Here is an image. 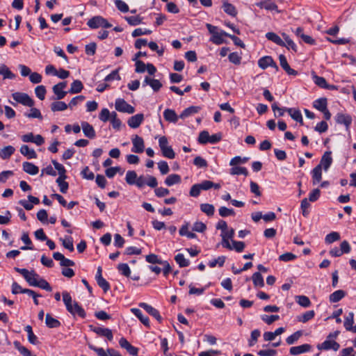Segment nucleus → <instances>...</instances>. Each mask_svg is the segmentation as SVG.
I'll return each mask as SVG.
<instances>
[{
	"label": "nucleus",
	"instance_id": "1",
	"mask_svg": "<svg viewBox=\"0 0 356 356\" xmlns=\"http://www.w3.org/2000/svg\"><path fill=\"white\" fill-rule=\"evenodd\" d=\"M63 301L66 307L67 310L73 316H79L84 318L86 314L81 305L76 301H72L70 294L67 292H63Z\"/></svg>",
	"mask_w": 356,
	"mask_h": 356
},
{
	"label": "nucleus",
	"instance_id": "2",
	"mask_svg": "<svg viewBox=\"0 0 356 356\" xmlns=\"http://www.w3.org/2000/svg\"><path fill=\"white\" fill-rule=\"evenodd\" d=\"M15 270L20 273L30 286H35L38 281L40 278L34 270L29 271L26 268H19L17 267L15 268Z\"/></svg>",
	"mask_w": 356,
	"mask_h": 356
},
{
	"label": "nucleus",
	"instance_id": "3",
	"mask_svg": "<svg viewBox=\"0 0 356 356\" xmlns=\"http://www.w3.org/2000/svg\"><path fill=\"white\" fill-rule=\"evenodd\" d=\"M159 147L163 156L172 159L175 156V152L171 146L168 145V139L165 136H161L159 140Z\"/></svg>",
	"mask_w": 356,
	"mask_h": 356
},
{
	"label": "nucleus",
	"instance_id": "4",
	"mask_svg": "<svg viewBox=\"0 0 356 356\" xmlns=\"http://www.w3.org/2000/svg\"><path fill=\"white\" fill-rule=\"evenodd\" d=\"M87 25L91 29H98L99 27L102 28H111L112 26L111 24H110L105 18L102 16H95L90 19Z\"/></svg>",
	"mask_w": 356,
	"mask_h": 356
},
{
	"label": "nucleus",
	"instance_id": "5",
	"mask_svg": "<svg viewBox=\"0 0 356 356\" xmlns=\"http://www.w3.org/2000/svg\"><path fill=\"white\" fill-rule=\"evenodd\" d=\"M12 97L15 101L24 106L29 107L34 106V101L26 93L17 92L13 93Z\"/></svg>",
	"mask_w": 356,
	"mask_h": 356
},
{
	"label": "nucleus",
	"instance_id": "6",
	"mask_svg": "<svg viewBox=\"0 0 356 356\" xmlns=\"http://www.w3.org/2000/svg\"><path fill=\"white\" fill-rule=\"evenodd\" d=\"M222 133L210 135L207 131H202V144H216L222 140Z\"/></svg>",
	"mask_w": 356,
	"mask_h": 356
},
{
	"label": "nucleus",
	"instance_id": "7",
	"mask_svg": "<svg viewBox=\"0 0 356 356\" xmlns=\"http://www.w3.org/2000/svg\"><path fill=\"white\" fill-rule=\"evenodd\" d=\"M115 108L117 111L122 113L132 114L135 112V108L131 105L129 104L123 99H117L115 102Z\"/></svg>",
	"mask_w": 356,
	"mask_h": 356
},
{
	"label": "nucleus",
	"instance_id": "8",
	"mask_svg": "<svg viewBox=\"0 0 356 356\" xmlns=\"http://www.w3.org/2000/svg\"><path fill=\"white\" fill-rule=\"evenodd\" d=\"M158 184L156 179L151 175L143 176L141 175L138 177V180L137 182V186L138 188H143L145 185L151 187L155 188Z\"/></svg>",
	"mask_w": 356,
	"mask_h": 356
},
{
	"label": "nucleus",
	"instance_id": "9",
	"mask_svg": "<svg viewBox=\"0 0 356 356\" xmlns=\"http://www.w3.org/2000/svg\"><path fill=\"white\" fill-rule=\"evenodd\" d=\"M22 140L24 143H33L37 145H42L44 143V138L40 135L34 136L33 133H29L22 136Z\"/></svg>",
	"mask_w": 356,
	"mask_h": 356
},
{
	"label": "nucleus",
	"instance_id": "10",
	"mask_svg": "<svg viewBox=\"0 0 356 356\" xmlns=\"http://www.w3.org/2000/svg\"><path fill=\"white\" fill-rule=\"evenodd\" d=\"M234 235V229H227L224 232H221L222 242L221 244L223 248H231V243H229V240L233 241L232 238Z\"/></svg>",
	"mask_w": 356,
	"mask_h": 356
},
{
	"label": "nucleus",
	"instance_id": "11",
	"mask_svg": "<svg viewBox=\"0 0 356 356\" xmlns=\"http://www.w3.org/2000/svg\"><path fill=\"white\" fill-rule=\"evenodd\" d=\"M131 140H132V144H133V147L131 149V151L135 153L143 152L144 149H145V144H144L143 139L138 135H134V136H133Z\"/></svg>",
	"mask_w": 356,
	"mask_h": 356
},
{
	"label": "nucleus",
	"instance_id": "12",
	"mask_svg": "<svg viewBox=\"0 0 356 356\" xmlns=\"http://www.w3.org/2000/svg\"><path fill=\"white\" fill-rule=\"evenodd\" d=\"M258 65L263 70L266 69L268 67L270 66L274 67L276 70H278V66L276 63L273 60L271 56H263L258 60Z\"/></svg>",
	"mask_w": 356,
	"mask_h": 356
},
{
	"label": "nucleus",
	"instance_id": "13",
	"mask_svg": "<svg viewBox=\"0 0 356 356\" xmlns=\"http://www.w3.org/2000/svg\"><path fill=\"white\" fill-rule=\"evenodd\" d=\"M90 327L92 332H95L99 336L105 337L109 341L113 340V335L111 330L106 327H93L92 325H90Z\"/></svg>",
	"mask_w": 356,
	"mask_h": 356
},
{
	"label": "nucleus",
	"instance_id": "14",
	"mask_svg": "<svg viewBox=\"0 0 356 356\" xmlns=\"http://www.w3.org/2000/svg\"><path fill=\"white\" fill-rule=\"evenodd\" d=\"M67 86V83L60 82L53 86V92L56 95V99L58 100L63 99L68 92L64 91L63 89Z\"/></svg>",
	"mask_w": 356,
	"mask_h": 356
},
{
	"label": "nucleus",
	"instance_id": "15",
	"mask_svg": "<svg viewBox=\"0 0 356 356\" xmlns=\"http://www.w3.org/2000/svg\"><path fill=\"white\" fill-rule=\"evenodd\" d=\"M139 307L144 309L149 315L155 318L159 322H161L162 317L156 309L145 302H140L139 304Z\"/></svg>",
	"mask_w": 356,
	"mask_h": 356
},
{
	"label": "nucleus",
	"instance_id": "16",
	"mask_svg": "<svg viewBox=\"0 0 356 356\" xmlns=\"http://www.w3.org/2000/svg\"><path fill=\"white\" fill-rule=\"evenodd\" d=\"M339 344L335 341L327 339L324 342L317 346L318 350H330L337 351L339 349Z\"/></svg>",
	"mask_w": 356,
	"mask_h": 356
},
{
	"label": "nucleus",
	"instance_id": "17",
	"mask_svg": "<svg viewBox=\"0 0 356 356\" xmlns=\"http://www.w3.org/2000/svg\"><path fill=\"white\" fill-rule=\"evenodd\" d=\"M144 120V115L142 113H138L131 116L127 121L128 125L132 129L138 128Z\"/></svg>",
	"mask_w": 356,
	"mask_h": 356
},
{
	"label": "nucleus",
	"instance_id": "18",
	"mask_svg": "<svg viewBox=\"0 0 356 356\" xmlns=\"http://www.w3.org/2000/svg\"><path fill=\"white\" fill-rule=\"evenodd\" d=\"M332 163V158L331 156V152H325L321 157L320 163L316 166H321V168L327 171Z\"/></svg>",
	"mask_w": 356,
	"mask_h": 356
},
{
	"label": "nucleus",
	"instance_id": "19",
	"mask_svg": "<svg viewBox=\"0 0 356 356\" xmlns=\"http://www.w3.org/2000/svg\"><path fill=\"white\" fill-rule=\"evenodd\" d=\"M81 125L85 136L90 139L95 138L96 133L91 124H90L88 122L83 121L81 122Z\"/></svg>",
	"mask_w": 356,
	"mask_h": 356
},
{
	"label": "nucleus",
	"instance_id": "20",
	"mask_svg": "<svg viewBox=\"0 0 356 356\" xmlns=\"http://www.w3.org/2000/svg\"><path fill=\"white\" fill-rule=\"evenodd\" d=\"M312 346L309 344L305 343L298 346H293L290 348L289 353L292 355H298L310 351Z\"/></svg>",
	"mask_w": 356,
	"mask_h": 356
},
{
	"label": "nucleus",
	"instance_id": "21",
	"mask_svg": "<svg viewBox=\"0 0 356 356\" xmlns=\"http://www.w3.org/2000/svg\"><path fill=\"white\" fill-rule=\"evenodd\" d=\"M53 257L56 261H60V264L63 266H73L74 262L69 259L64 257L63 254L58 252H54Z\"/></svg>",
	"mask_w": 356,
	"mask_h": 356
},
{
	"label": "nucleus",
	"instance_id": "22",
	"mask_svg": "<svg viewBox=\"0 0 356 356\" xmlns=\"http://www.w3.org/2000/svg\"><path fill=\"white\" fill-rule=\"evenodd\" d=\"M336 122L338 124H344L348 129L352 123V118L349 115L339 113L336 115Z\"/></svg>",
	"mask_w": 356,
	"mask_h": 356
},
{
	"label": "nucleus",
	"instance_id": "23",
	"mask_svg": "<svg viewBox=\"0 0 356 356\" xmlns=\"http://www.w3.org/2000/svg\"><path fill=\"white\" fill-rule=\"evenodd\" d=\"M149 85L154 92L159 91L162 87V83L158 79L146 76L143 81V86Z\"/></svg>",
	"mask_w": 356,
	"mask_h": 356
},
{
	"label": "nucleus",
	"instance_id": "24",
	"mask_svg": "<svg viewBox=\"0 0 356 356\" xmlns=\"http://www.w3.org/2000/svg\"><path fill=\"white\" fill-rule=\"evenodd\" d=\"M257 6L260 8H264L267 10L278 11L277 6L272 0H264L256 3Z\"/></svg>",
	"mask_w": 356,
	"mask_h": 356
},
{
	"label": "nucleus",
	"instance_id": "25",
	"mask_svg": "<svg viewBox=\"0 0 356 356\" xmlns=\"http://www.w3.org/2000/svg\"><path fill=\"white\" fill-rule=\"evenodd\" d=\"M131 312L140 321V322L147 327H149V320L146 316H144L142 312L137 308H132Z\"/></svg>",
	"mask_w": 356,
	"mask_h": 356
},
{
	"label": "nucleus",
	"instance_id": "26",
	"mask_svg": "<svg viewBox=\"0 0 356 356\" xmlns=\"http://www.w3.org/2000/svg\"><path fill=\"white\" fill-rule=\"evenodd\" d=\"M20 153L26 156L29 159H36L37 154L33 149H30L26 145H23L20 147Z\"/></svg>",
	"mask_w": 356,
	"mask_h": 356
},
{
	"label": "nucleus",
	"instance_id": "27",
	"mask_svg": "<svg viewBox=\"0 0 356 356\" xmlns=\"http://www.w3.org/2000/svg\"><path fill=\"white\" fill-rule=\"evenodd\" d=\"M23 170L31 175H37L39 172L38 166L30 162H24L22 164Z\"/></svg>",
	"mask_w": 356,
	"mask_h": 356
},
{
	"label": "nucleus",
	"instance_id": "28",
	"mask_svg": "<svg viewBox=\"0 0 356 356\" xmlns=\"http://www.w3.org/2000/svg\"><path fill=\"white\" fill-rule=\"evenodd\" d=\"M229 34L223 31H219L217 33H215L211 37V41H212L214 44H221L224 42L223 36H227Z\"/></svg>",
	"mask_w": 356,
	"mask_h": 356
},
{
	"label": "nucleus",
	"instance_id": "29",
	"mask_svg": "<svg viewBox=\"0 0 356 356\" xmlns=\"http://www.w3.org/2000/svg\"><path fill=\"white\" fill-rule=\"evenodd\" d=\"M125 180L128 184L136 185L137 186L138 177L134 170H129L127 172Z\"/></svg>",
	"mask_w": 356,
	"mask_h": 356
},
{
	"label": "nucleus",
	"instance_id": "30",
	"mask_svg": "<svg viewBox=\"0 0 356 356\" xmlns=\"http://www.w3.org/2000/svg\"><path fill=\"white\" fill-rule=\"evenodd\" d=\"M266 38L273 42H275L276 44L280 46H285L286 43L284 42V40L276 33L273 32H268L266 34Z\"/></svg>",
	"mask_w": 356,
	"mask_h": 356
},
{
	"label": "nucleus",
	"instance_id": "31",
	"mask_svg": "<svg viewBox=\"0 0 356 356\" xmlns=\"http://www.w3.org/2000/svg\"><path fill=\"white\" fill-rule=\"evenodd\" d=\"M163 117L166 121L170 122H177L178 120V116L175 111L172 109L167 108L163 112Z\"/></svg>",
	"mask_w": 356,
	"mask_h": 356
},
{
	"label": "nucleus",
	"instance_id": "32",
	"mask_svg": "<svg viewBox=\"0 0 356 356\" xmlns=\"http://www.w3.org/2000/svg\"><path fill=\"white\" fill-rule=\"evenodd\" d=\"M346 296V292L343 290H337L330 295L329 300L330 302L335 303L340 301Z\"/></svg>",
	"mask_w": 356,
	"mask_h": 356
},
{
	"label": "nucleus",
	"instance_id": "33",
	"mask_svg": "<svg viewBox=\"0 0 356 356\" xmlns=\"http://www.w3.org/2000/svg\"><path fill=\"white\" fill-rule=\"evenodd\" d=\"M327 101L325 97L317 99L313 102V106L321 112L327 108Z\"/></svg>",
	"mask_w": 356,
	"mask_h": 356
},
{
	"label": "nucleus",
	"instance_id": "34",
	"mask_svg": "<svg viewBox=\"0 0 356 356\" xmlns=\"http://www.w3.org/2000/svg\"><path fill=\"white\" fill-rule=\"evenodd\" d=\"M312 183L316 185L319 183L322 179V169L321 166H316L312 171Z\"/></svg>",
	"mask_w": 356,
	"mask_h": 356
},
{
	"label": "nucleus",
	"instance_id": "35",
	"mask_svg": "<svg viewBox=\"0 0 356 356\" xmlns=\"http://www.w3.org/2000/svg\"><path fill=\"white\" fill-rule=\"evenodd\" d=\"M354 323V313L350 312L345 316L343 325L347 331H351Z\"/></svg>",
	"mask_w": 356,
	"mask_h": 356
},
{
	"label": "nucleus",
	"instance_id": "36",
	"mask_svg": "<svg viewBox=\"0 0 356 356\" xmlns=\"http://www.w3.org/2000/svg\"><path fill=\"white\" fill-rule=\"evenodd\" d=\"M0 75H2L5 79H13L15 78V74L4 64L0 65Z\"/></svg>",
	"mask_w": 356,
	"mask_h": 356
},
{
	"label": "nucleus",
	"instance_id": "37",
	"mask_svg": "<svg viewBox=\"0 0 356 356\" xmlns=\"http://www.w3.org/2000/svg\"><path fill=\"white\" fill-rule=\"evenodd\" d=\"M181 180V177L179 175L171 174L166 177L165 184L168 186H171L174 184H179Z\"/></svg>",
	"mask_w": 356,
	"mask_h": 356
},
{
	"label": "nucleus",
	"instance_id": "38",
	"mask_svg": "<svg viewBox=\"0 0 356 356\" xmlns=\"http://www.w3.org/2000/svg\"><path fill=\"white\" fill-rule=\"evenodd\" d=\"M45 323L49 328H56L60 325L59 321L53 318L49 314H46Z\"/></svg>",
	"mask_w": 356,
	"mask_h": 356
},
{
	"label": "nucleus",
	"instance_id": "39",
	"mask_svg": "<svg viewBox=\"0 0 356 356\" xmlns=\"http://www.w3.org/2000/svg\"><path fill=\"white\" fill-rule=\"evenodd\" d=\"M189 225L188 223H186L185 225H182V227L180 228L179 232L181 236H185L188 238H196V234H194L193 232L189 231Z\"/></svg>",
	"mask_w": 356,
	"mask_h": 356
},
{
	"label": "nucleus",
	"instance_id": "40",
	"mask_svg": "<svg viewBox=\"0 0 356 356\" xmlns=\"http://www.w3.org/2000/svg\"><path fill=\"white\" fill-rule=\"evenodd\" d=\"M68 108V106L67 104H65L64 102L61 101H56L54 102L51 104V109L52 111H63L66 110Z\"/></svg>",
	"mask_w": 356,
	"mask_h": 356
},
{
	"label": "nucleus",
	"instance_id": "41",
	"mask_svg": "<svg viewBox=\"0 0 356 356\" xmlns=\"http://www.w3.org/2000/svg\"><path fill=\"white\" fill-rule=\"evenodd\" d=\"M313 80L314 83L322 88L330 89L332 86H329L324 77L318 76L316 74L313 75Z\"/></svg>",
	"mask_w": 356,
	"mask_h": 356
},
{
	"label": "nucleus",
	"instance_id": "42",
	"mask_svg": "<svg viewBox=\"0 0 356 356\" xmlns=\"http://www.w3.org/2000/svg\"><path fill=\"white\" fill-rule=\"evenodd\" d=\"M282 36L284 39V42L286 43V45L284 47L289 49H291L293 51H294L295 52H296L297 51V46L295 44V42L289 38V36L285 33H282Z\"/></svg>",
	"mask_w": 356,
	"mask_h": 356
},
{
	"label": "nucleus",
	"instance_id": "43",
	"mask_svg": "<svg viewBox=\"0 0 356 356\" xmlns=\"http://www.w3.org/2000/svg\"><path fill=\"white\" fill-rule=\"evenodd\" d=\"M223 10L230 16L235 17L237 11L234 6L227 1H225L222 5Z\"/></svg>",
	"mask_w": 356,
	"mask_h": 356
},
{
	"label": "nucleus",
	"instance_id": "44",
	"mask_svg": "<svg viewBox=\"0 0 356 356\" xmlns=\"http://www.w3.org/2000/svg\"><path fill=\"white\" fill-rule=\"evenodd\" d=\"M13 344L15 348L17 349L23 356H36L35 355H33L26 347L22 346L18 341H15Z\"/></svg>",
	"mask_w": 356,
	"mask_h": 356
},
{
	"label": "nucleus",
	"instance_id": "45",
	"mask_svg": "<svg viewBox=\"0 0 356 356\" xmlns=\"http://www.w3.org/2000/svg\"><path fill=\"white\" fill-rule=\"evenodd\" d=\"M83 88V86L81 81L79 80H75L72 83L68 92L71 94L79 93L82 90Z\"/></svg>",
	"mask_w": 356,
	"mask_h": 356
},
{
	"label": "nucleus",
	"instance_id": "46",
	"mask_svg": "<svg viewBox=\"0 0 356 356\" xmlns=\"http://www.w3.org/2000/svg\"><path fill=\"white\" fill-rule=\"evenodd\" d=\"M15 149L13 146L8 145L1 150L0 156L3 159H8L15 152Z\"/></svg>",
	"mask_w": 356,
	"mask_h": 356
},
{
	"label": "nucleus",
	"instance_id": "47",
	"mask_svg": "<svg viewBox=\"0 0 356 356\" xmlns=\"http://www.w3.org/2000/svg\"><path fill=\"white\" fill-rule=\"evenodd\" d=\"M24 330L28 334L29 341L32 344H37L38 343V337L34 334L32 327L28 325L25 327Z\"/></svg>",
	"mask_w": 356,
	"mask_h": 356
},
{
	"label": "nucleus",
	"instance_id": "48",
	"mask_svg": "<svg viewBox=\"0 0 356 356\" xmlns=\"http://www.w3.org/2000/svg\"><path fill=\"white\" fill-rule=\"evenodd\" d=\"M252 279L255 286L263 287L264 286V279L260 273H254L252 275Z\"/></svg>",
	"mask_w": 356,
	"mask_h": 356
},
{
	"label": "nucleus",
	"instance_id": "49",
	"mask_svg": "<svg viewBox=\"0 0 356 356\" xmlns=\"http://www.w3.org/2000/svg\"><path fill=\"white\" fill-rule=\"evenodd\" d=\"M112 118V112L111 113L109 110L106 108L102 109L101 112L99 115V118L101 121L106 122L107 121H110Z\"/></svg>",
	"mask_w": 356,
	"mask_h": 356
},
{
	"label": "nucleus",
	"instance_id": "50",
	"mask_svg": "<svg viewBox=\"0 0 356 356\" xmlns=\"http://www.w3.org/2000/svg\"><path fill=\"white\" fill-rule=\"evenodd\" d=\"M230 174L233 175H243L247 176L248 175V172L245 167L234 166L230 169Z\"/></svg>",
	"mask_w": 356,
	"mask_h": 356
},
{
	"label": "nucleus",
	"instance_id": "51",
	"mask_svg": "<svg viewBox=\"0 0 356 356\" xmlns=\"http://www.w3.org/2000/svg\"><path fill=\"white\" fill-rule=\"evenodd\" d=\"M24 115L29 118L42 119V115L39 109L31 107L29 113H25Z\"/></svg>",
	"mask_w": 356,
	"mask_h": 356
},
{
	"label": "nucleus",
	"instance_id": "52",
	"mask_svg": "<svg viewBox=\"0 0 356 356\" xmlns=\"http://www.w3.org/2000/svg\"><path fill=\"white\" fill-rule=\"evenodd\" d=\"M340 239V234L337 232H332L328 234L325 238V241L327 244L332 243Z\"/></svg>",
	"mask_w": 356,
	"mask_h": 356
},
{
	"label": "nucleus",
	"instance_id": "53",
	"mask_svg": "<svg viewBox=\"0 0 356 356\" xmlns=\"http://www.w3.org/2000/svg\"><path fill=\"white\" fill-rule=\"evenodd\" d=\"M302 332L300 330L294 332L293 334L289 336L286 339V343L289 345L293 344L300 339V337L302 336Z\"/></svg>",
	"mask_w": 356,
	"mask_h": 356
},
{
	"label": "nucleus",
	"instance_id": "54",
	"mask_svg": "<svg viewBox=\"0 0 356 356\" xmlns=\"http://www.w3.org/2000/svg\"><path fill=\"white\" fill-rule=\"evenodd\" d=\"M315 312L314 310H309L305 312L301 316H298V319L300 322L306 323L314 317Z\"/></svg>",
	"mask_w": 356,
	"mask_h": 356
},
{
	"label": "nucleus",
	"instance_id": "55",
	"mask_svg": "<svg viewBox=\"0 0 356 356\" xmlns=\"http://www.w3.org/2000/svg\"><path fill=\"white\" fill-rule=\"evenodd\" d=\"M245 246V243L243 241H232L231 248L227 249L230 250H235L237 252H241L244 250Z\"/></svg>",
	"mask_w": 356,
	"mask_h": 356
},
{
	"label": "nucleus",
	"instance_id": "56",
	"mask_svg": "<svg viewBox=\"0 0 356 356\" xmlns=\"http://www.w3.org/2000/svg\"><path fill=\"white\" fill-rule=\"evenodd\" d=\"M296 298L297 302L303 307H308L311 305L310 300L305 296H298Z\"/></svg>",
	"mask_w": 356,
	"mask_h": 356
},
{
	"label": "nucleus",
	"instance_id": "57",
	"mask_svg": "<svg viewBox=\"0 0 356 356\" xmlns=\"http://www.w3.org/2000/svg\"><path fill=\"white\" fill-rule=\"evenodd\" d=\"M60 240L62 241V243L64 248H65L70 252L74 251V245L72 237L66 236L64 238H61Z\"/></svg>",
	"mask_w": 356,
	"mask_h": 356
},
{
	"label": "nucleus",
	"instance_id": "58",
	"mask_svg": "<svg viewBox=\"0 0 356 356\" xmlns=\"http://www.w3.org/2000/svg\"><path fill=\"white\" fill-rule=\"evenodd\" d=\"M225 256H220L218 257L217 259H213L209 262V266L211 268H213L216 266L217 265L220 267L222 266L225 261Z\"/></svg>",
	"mask_w": 356,
	"mask_h": 356
},
{
	"label": "nucleus",
	"instance_id": "59",
	"mask_svg": "<svg viewBox=\"0 0 356 356\" xmlns=\"http://www.w3.org/2000/svg\"><path fill=\"white\" fill-rule=\"evenodd\" d=\"M175 259L180 267H186L189 264L188 261L185 259L184 255L183 254H177L175 256Z\"/></svg>",
	"mask_w": 356,
	"mask_h": 356
},
{
	"label": "nucleus",
	"instance_id": "60",
	"mask_svg": "<svg viewBox=\"0 0 356 356\" xmlns=\"http://www.w3.org/2000/svg\"><path fill=\"white\" fill-rule=\"evenodd\" d=\"M110 122L113 129L118 130L120 129L121 127V121L119 118H118V115L115 111L112 112V118L110 120Z\"/></svg>",
	"mask_w": 356,
	"mask_h": 356
},
{
	"label": "nucleus",
	"instance_id": "61",
	"mask_svg": "<svg viewBox=\"0 0 356 356\" xmlns=\"http://www.w3.org/2000/svg\"><path fill=\"white\" fill-rule=\"evenodd\" d=\"M118 270L125 277H129L131 274V270L127 264H120L118 266Z\"/></svg>",
	"mask_w": 356,
	"mask_h": 356
},
{
	"label": "nucleus",
	"instance_id": "62",
	"mask_svg": "<svg viewBox=\"0 0 356 356\" xmlns=\"http://www.w3.org/2000/svg\"><path fill=\"white\" fill-rule=\"evenodd\" d=\"M212 187H214L216 189H219L220 188V185L219 184H214L209 180L202 181V190H209Z\"/></svg>",
	"mask_w": 356,
	"mask_h": 356
},
{
	"label": "nucleus",
	"instance_id": "63",
	"mask_svg": "<svg viewBox=\"0 0 356 356\" xmlns=\"http://www.w3.org/2000/svg\"><path fill=\"white\" fill-rule=\"evenodd\" d=\"M199 108L197 106H191L186 108L182 113L180 115V118H184L191 115L193 113H196L198 112Z\"/></svg>",
	"mask_w": 356,
	"mask_h": 356
},
{
	"label": "nucleus",
	"instance_id": "64",
	"mask_svg": "<svg viewBox=\"0 0 356 356\" xmlns=\"http://www.w3.org/2000/svg\"><path fill=\"white\" fill-rule=\"evenodd\" d=\"M35 95L40 99V100H43L45 97V94H46V88L44 86H38L35 88Z\"/></svg>",
	"mask_w": 356,
	"mask_h": 356
}]
</instances>
